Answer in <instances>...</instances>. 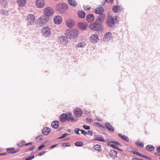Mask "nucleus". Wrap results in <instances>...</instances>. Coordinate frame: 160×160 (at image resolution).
Instances as JSON below:
<instances>
[{
  "mask_svg": "<svg viewBox=\"0 0 160 160\" xmlns=\"http://www.w3.org/2000/svg\"><path fill=\"white\" fill-rule=\"evenodd\" d=\"M78 30L75 28L73 29H68L66 31L65 35L67 37L65 36H61L59 37V40H67L68 38L71 39L77 37L79 34Z\"/></svg>",
  "mask_w": 160,
  "mask_h": 160,
  "instance_id": "obj_1",
  "label": "nucleus"
},
{
  "mask_svg": "<svg viewBox=\"0 0 160 160\" xmlns=\"http://www.w3.org/2000/svg\"><path fill=\"white\" fill-rule=\"evenodd\" d=\"M89 28L93 31H100L103 30V27L101 23L95 22L90 24Z\"/></svg>",
  "mask_w": 160,
  "mask_h": 160,
  "instance_id": "obj_2",
  "label": "nucleus"
},
{
  "mask_svg": "<svg viewBox=\"0 0 160 160\" xmlns=\"http://www.w3.org/2000/svg\"><path fill=\"white\" fill-rule=\"evenodd\" d=\"M68 8V5L64 3H59L56 6V10L60 13L65 12Z\"/></svg>",
  "mask_w": 160,
  "mask_h": 160,
  "instance_id": "obj_3",
  "label": "nucleus"
},
{
  "mask_svg": "<svg viewBox=\"0 0 160 160\" xmlns=\"http://www.w3.org/2000/svg\"><path fill=\"white\" fill-rule=\"evenodd\" d=\"M44 15L48 17L51 16L54 13L53 9L50 7H46L44 10Z\"/></svg>",
  "mask_w": 160,
  "mask_h": 160,
  "instance_id": "obj_4",
  "label": "nucleus"
},
{
  "mask_svg": "<svg viewBox=\"0 0 160 160\" xmlns=\"http://www.w3.org/2000/svg\"><path fill=\"white\" fill-rule=\"evenodd\" d=\"M35 16L33 14H29L27 17V20L28 21V25H30L33 24L35 21Z\"/></svg>",
  "mask_w": 160,
  "mask_h": 160,
  "instance_id": "obj_5",
  "label": "nucleus"
},
{
  "mask_svg": "<svg viewBox=\"0 0 160 160\" xmlns=\"http://www.w3.org/2000/svg\"><path fill=\"white\" fill-rule=\"evenodd\" d=\"M49 17L45 15H43L38 19V22L40 23L45 24L49 20Z\"/></svg>",
  "mask_w": 160,
  "mask_h": 160,
  "instance_id": "obj_6",
  "label": "nucleus"
},
{
  "mask_svg": "<svg viewBox=\"0 0 160 160\" xmlns=\"http://www.w3.org/2000/svg\"><path fill=\"white\" fill-rule=\"evenodd\" d=\"M42 32L43 35L46 37H48L51 33L50 28L47 26L44 27L42 28Z\"/></svg>",
  "mask_w": 160,
  "mask_h": 160,
  "instance_id": "obj_7",
  "label": "nucleus"
},
{
  "mask_svg": "<svg viewBox=\"0 0 160 160\" xmlns=\"http://www.w3.org/2000/svg\"><path fill=\"white\" fill-rule=\"evenodd\" d=\"M35 5L38 8H42L45 5L44 1L43 0H37L35 2Z\"/></svg>",
  "mask_w": 160,
  "mask_h": 160,
  "instance_id": "obj_8",
  "label": "nucleus"
},
{
  "mask_svg": "<svg viewBox=\"0 0 160 160\" xmlns=\"http://www.w3.org/2000/svg\"><path fill=\"white\" fill-rule=\"evenodd\" d=\"M107 24L108 27H112L115 24L114 18L112 17H109L107 21Z\"/></svg>",
  "mask_w": 160,
  "mask_h": 160,
  "instance_id": "obj_9",
  "label": "nucleus"
},
{
  "mask_svg": "<svg viewBox=\"0 0 160 160\" xmlns=\"http://www.w3.org/2000/svg\"><path fill=\"white\" fill-rule=\"evenodd\" d=\"M105 15L104 14H101L97 17V19L95 21L97 23H102L104 20Z\"/></svg>",
  "mask_w": 160,
  "mask_h": 160,
  "instance_id": "obj_10",
  "label": "nucleus"
},
{
  "mask_svg": "<svg viewBox=\"0 0 160 160\" xmlns=\"http://www.w3.org/2000/svg\"><path fill=\"white\" fill-rule=\"evenodd\" d=\"M68 117L69 116H68V114H62L60 116V122H64L67 120L68 122Z\"/></svg>",
  "mask_w": 160,
  "mask_h": 160,
  "instance_id": "obj_11",
  "label": "nucleus"
},
{
  "mask_svg": "<svg viewBox=\"0 0 160 160\" xmlns=\"http://www.w3.org/2000/svg\"><path fill=\"white\" fill-rule=\"evenodd\" d=\"M86 19L88 22H91L94 21L95 18L92 13H89L87 15L86 17Z\"/></svg>",
  "mask_w": 160,
  "mask_h": 160,
  "instance_id": "obj_12",
  "label": "nucleus"
},
{
  "mask_svg": "<svg viewBox=\"0 0 160 160\" xmlns=\"http://www.w3.org/2000/svg\"><path fill=\"white\" fill-rule=\"evenodd\" d=\"M82 113L83 112L82 110L78 108H76L74 112V114L77 117L81 116L82 115Z\"/></svg>",
  "mask_w": 160,
  "mask_h": 160,
  "instance_id": "obj_13",
  "label": "nucleus"
},
{
  "mask_svg": "<svg viewBox=\"0 0 160 160\" xmlns=\"http://www.w3.org/2000/svg\"><path fill=\"white\" fill-rule=\"evenodd\" d=\"M105 127L108 129V130L110 132H113L114 131V129L112 126L111 124L108 122H105Z\"/></svg>",
  "mask_w": 160,
  "mask_h": 160,
  "instance_id": "obj_14",
  "label": "nucleus"
},
{
  "mask_svg": "<svg viewBox=\"0 0 160 160\" xmlns=\"http://www.w3.org/2000/svg\"><path fill=\"white\" fill-rule=\"evenodd\" d=\"M78 25L79 29L82 31L85 30L88 27L87 24L81 22H79L78 23Z\"/></svg>",
  "mask_w": 160,
  "mask_h": 160,
  "instance_id": "obj_15",
  "label": "nucleus"
},
{
  "mask_svg": "<svg viewBox=\"0 0 160 160\" xmlns=\"http://www.w3.org/2000/svg\"><path fill=\"white\" fill-rule=\"evenodd\" d=\"M42 132L43 135H47L51 132V130L49 128L45 127L42 129Z\"/></svg>",
  "mask_w": 160,
  "mask_h": 160,
  "instance_id": "obj_16",
  "label": "nucleus"
},
{
  "mask_svg": "<svg viewBox=\"0 0 160 160\" xmlns=\"http://www.w3.org/2000/svg\"><path fill=\"white\" fill-rule=\"evenodd\" d=\"M54 22L57 24H60L62 22V18L59 16H55L54 18Z\"/></svg>",
  "mask_w": 160,
  "mask_h": 160,
  "instance_id": "obj_17",
  "label": "nucleus"
},
{
  "mask_svg": "<svg viewBox=\"0 0 160 160\" xmlns=\"http://www.w3.org/2000/svg\"><path fill=\"white\" fill-rule=\"evenodd\" d=\"M51 125L53 128L57 129L59 127V122L58 121L55 120L52 122Z\"/></svg>",
  "mask_w": 160,
  "mask_h": 160,
  "instance_id": "obj_18",
  "label": "nucleus"
},
{
  "mask_svg": "<svg viewBox=\"0 0 160 160\" xmlns=\"http://www.w3.org/2000/svg\"><path fill=\"white\" fill-rule=\"evenodd\" d=\"M66 23L67 26L70 28V29L72 28L74 25V22L72 19H68L66 21Z\"/></svg>",
  "mask_w": 160,
  "mask_h": 160,
  "instance_id": "obj_19",
  "label": "nucleus"
},
{
  "mask_svg": "<svg viewBox=\"0 0 160 160\" xmlns=\"http://www.w3.org/2000/svg\"><path fill=\"white\" fill-rule=\"evenodd\" d=\"M93 140H94L102 142H105V140L104 139L102 136L101 135H98L97 136L95 135L94 136Z\"/></svg>",
  "mask_w": 160,
  "mask_h": 160,
  "instance_id": "obj_20",
  "label": "nucleus"
},
{
  "mask_svg": "<svg viewBox=\"0 0 160 160\" xmlns=\"http://www.w3.org/2000/svg\"><path fill=\"white\" fill-rule=\"evenodd\" d=\"M104 39H106L107 40H110L112 39V34L110 32H107L105 34L103 37Z\"/></svg>",
  "mask_w": 160,
  "mask_h": 160,
  "instance_id": "obj_21",
  "label": "nucleus"
},
{
  "mask_svg": "<svg viewBox=\"0 0 160 160\" xmlns=\"http://www.w3.org/2000/svg\"><path fill=\"white\" fill-rule=\"evenodd\" d=\"M104 9L102 7L98 8H96L94 10V12L96 13L100 14H102V13L104 12Z\"/></svg>",
  "mask_w": 160,
  "mask_h": 160,
  "instance_id": "obj_22",
  "label": "nucleus"
},
{
  "mask_svg": "<svg viewBox=\"0 0 160 160\" xmlns=\"http://www.w3.org/2000/svg\"><path fill=\"white\" fill-rule=\"evenodd\" d=\"M18 4L20 7H22L25 6L26 0H17Z\"/></svg>",
  "mask_w": 160,
  "mask_h": 160,
  "instance_id": "obj_23",
  "label": "nucleus"
},
{
  "mask_svg": "<svg viewBox=\"0 0 160 160\" xmlns=\"http://www.w3.org/2000/svg\"><path fill=\"white\" fill-rule=\"evenodd\" d=\"M78 14L80 18H83L85 16V12L82 10L79 11L78 12Z\"/></svg>",
  "mask_w": 160,
  "mask_h": 160,
  "instance_id": "obj_24",
  "label": "nucleus"
},
{
  "mask_svg": "<svg viewBox=\"0 0 160 160\" xmlns=\"http://www.w3.org/2000/svg\"><path fill=\"white\" fill-rule=\"evenodd\" d=\"M118 136L120 137L123 140L127 142H128L129 141V139L128 136L125 135H122V134L119 133L118 134Z\"/></svg>",
  "mask_w": 160,
  "mask_h": 160,
  "instance_id": "obj_25",
  "label": "nucleus"
},
{
  "mask_svg": "<svg viewBox=\"0 0 160 160\" xmlns=\"http://www.w3.org/2000/svg\"><path fill=\"white\" fill-rule=\"evenodd\" d=\"M68 3L71 6L75 7L77 5V2L75 0H68Z\"/></svg>",
  "mask_w": 160,
  "mask_h": 160,
  "instance_id": "obj_26",
  "label": "nucleus"
},
{
  "mask_svg": "<svg viewBox=\"0 0 160 160\" xmlns=\"http://www.w3.org/2000/svg\"><path fill=\"white\" fill-rule=\"evenodd\" d=\"M146 149L148 151L151 152L154 150V148L151 145H148L146 147Z\"/></svg>",
  "mask_w": 160,
  "mask_h": 160,
  "instance_id": "obj_27",
  "label": "nucleus"
},
{
  "mask_svg": "<svg viewBox=\"0 0 160 160\" xmlns=\"http://www.w3.org/2000/svg\"><path fill=\"white\" fill-rule=\"evenodd\" d=\"M120 6L119 5H116L113 6L112 8V11L115 13H117L120 10Z\"/></svg>",
  "mask_w": 160,
  "mask_h": 160,
  "instance_id": "obj_28",
  "label": "nucleus"
},
{
  "mask_svg": "<svg viewBox=\"0 0 160 160\" xmlns=\"http://www.w3.org/2000/svg\"><path fill=\"white\" fill-rule=\"evenodd\" d=\"M117 152L113 150H111L109 152V155L112 157H116L117 156Z\"/></svg>",
  "mask_w": 160,
  "mask_h": 160,
  "instance_id": "obj_29",
  "label": "nucleus"
},
{
  "mask_svg": "<svg viewBox=\"0 0 160 160\" xmlns=\"http://www.w3.org/2000/svg\"><path fill=\"white\" fill-rule=\"evenodd\" d=\"M86 45V42L82 41L81 42L78 43L77 44L76 47L78 48H84Z\"/></svg>",
  "mask_w": 160,
  "mask_h": 160,
  "instance_id": "obj_30",
  "label": "nucleus"
},
{
  "mask_svg": "<svg viewBox=\"0 0 160 160\" xmlns=\"http://www.w3.org/2000/svg\"><path fill=\"white\" fill-rule=\"evenodd\" d=\"M68 116H69L68 118V122H73L74 121V119L72 114L71 112H70L68 113Z\"/></svg>",
  "mask_w": 160,
  "mask_h": 160,
  "instance_id": "obj_31",
  "label": "nucleus"
},
{
  "mask_svg": "<svg viewBox=\"0 0 160 160\" xmlns=\"http://www.w3.org/2000/svg\"><path fill=\"white\" fill-rule=\"evenodd\" d=\"M101 148V145L98 144H96L94 146L93 148L95 150H96L99 152H100L102 150Z\"/></svg>",
  "mask_w": 160,
  "mask_h": 160,
  "instance_id": "obj_32",
  "label": "nucleus"
},
{
  "mask_svg": "<svg viewBox=\"0 0 160 160\" xmlns=\"http://www.w3.org/2000/svg\"><path fill=\"white\" fill-rule=\"evenodd\" d=\"M98 36L96 34H93L90 37L91 40H96L99 39Z\"/></svg>",
  "mask_w": 160,
  "mask_h": 160,
  "instance_id": "obj_33",
  "label": "nucleus"
},
{
  "mask_svg": "<svg viewBox=\"0 0 160 160\" xmlns=\"http://www.w3.org/2000/svg\"><path fill=\"white\" fill-rule=\"evenodd\" d=\"M8 11L6 10L2 9L0 11V14L2 15H8Z\"/></svg>",
  "mask_w": 160,
  "mask_h": 160,
  "instance_id": "obj_34",
  "label": "nucleus"
},
{
  "mask_svg": "<svg viewBox=\"0 0 160 160\" xmlns=\"http://www.w3.org/2000/svg\"><path fill=\"white\" fill-rule=\"evenodd\" d=\"M7 151L8 152L9 154H12L14 153V148H10L7 149Z\"/></svg>",
  "mask_w": 160,
  "mask_h": 160,
  "instance_id": "obj_35",
  "label": "nucleus"
},
{
  "mask_svg": "<svg viewBox=\"0 0 160 160\" xmlns=\"http://www.w3.org/2000/svg\"><path fill=\"white\" fill-rule=\"evenodd\" d=\"M138 155L141 157L145 158L148 159L149 160L151 159V158H150L148 157L145 155H143L141 153H140L139 152Z\"/></svg>",
  "mask_w": 160,
  "mask_h": 160,
  "instance_id": "obj_36",
  "label": "nucleus"
},
{
  "mask_svg": "<svg viewBox=\"0 0 160 160\" xmlns=\"http://www.w3.org/2000/svg\"><path fill=\"white\" fill-rule=\"evenodd\" d=\"M83 145V143L82 142H77L75 143V145L78 147H82Z\"/></svg>",
  "mask_w": 160,
  "mask_h": 160,
  "instance_id": "obj_37",
  "label": "nucleus"
},
{
  "mask_svg": "<svg viewBox=\"0 0 160 160\" xmlns=\"http://www.w3.org/2000/svg\"><path fill=\"white\" fill-rule=\"evenodd\" d=\"M43 139L42 135H39L36 138V141L37 142H39Z\"/></svg>",
  "mask_w": 160,
  "mask_h": 160,
  "instance_id": "obj_38",
  "label": "nucleus"
},
{
  "mask_svg": "<svg viewBox=\"0 0 160 160\" xmlns=\"http://www.w3.org/2000/svg\"><path fill=\"white\" fill-rule=\"evenodd\" d=\"M135 144L136 145L139 146L141 148H142L143 147V144L142 142H140L139 141H137L135 142Z\"/></svg>",
  "mask_w": 160,
  "mask_h": 160,
  "instance_id": "obj_39",
  "label": "nucleus"
},
{
  "mask_svg": "<svg viewBox=\"0 0 160 160\" xmlns=\"http://www.w3.org/2000/svg\"><path fill=\"white\" fill-rule=\"evenodd\" d=\"M35 157V156L34 155H32L30 156L29 157H27L25 160H31L33 158H34Z\"/></svg>",
  "mask_w": 160,
  "mask_h": 160,
  "instance_id": "obj_40",
  "label": "nucleus"
},
{
  "mask_svg": "<svg viewBox=\"0 0 160 160\" xmlns=\"http://www.w3.org/2000/svg\"><path fill=\"white\" fill-rule=\"evenodd\" d=\"M83 7L85 10H89L91 9V7L89 5H88L87 6L84 5L83 6Z\"/></svg>",
  "mask_w": 160,
  "mask_h": 160,
  "instance_id": "obj_41",
  "label": "nucleus"
},
{
  "mask_svg": "<svg viewBox=\"0 0 160 160\" xmlns=\"http://www.w3.org/2000/svg\"><path fill=\"white\" fill-rule=\"evenodd\" d=\"M69 134L68 133H65L63 134L58 139H61L65 138L67 135H69Z\"/></svg>",
  "mask_w": 160,
  "mask_h": 160,
  "instance_id": "obj_42",
  "label": "nucleus"
},
{
  "mask_svg": "<svg viewBox=\"0 0 160 160\" xmlns=\"http://www.w3.org/2000/svg\"><path fill=\"white\" fill-rule=\"evenodd\" d=\"M80 130H81V129H80L79 128H76L74 129L75 132L77 134L79 135L80 133H79V132L80 131Z\"/></svg>",
  "mask_w": 160,
  "mask_h": 160,
  "instance_id": "obj_43",
  "label": "nucleus"
},
{
  "mask_svg": "<svg viewBox=\"0 0 160 160\" xmlns=\"http://www.w3.org/2000/svg\"><path fill=\"white\" fill-rule=\"evenodd\" d=\"M62 145L63 147H70L71 146V144L69 143H64L62 144Z\"/></svg>",
  "mask_w": 160,
  "mask_h": 160,
  "instance_id": "obj_44",
  "label": "nucleus"
},
{
  "mask_svg": "<svg viewBox=\"0 0 160 160\" xmlns=\"http://www.w3.org/2000/svg\"><path fill=\"white\" fill-rule=\"evenodd\" d=\"M83 128L86 130H89L90 129V127L89 126H87L86 125H83Z\"/></svg>",
  "mask_w": 160,
  "mask_h": 160,
  "instance_id": "obj_45",
  "label": "nucleus"
},
{
  "mask_svg": "<svg viewBox=\"0 0 160 160\" xmlns=\"http://www.w3.org/2000/svg\"><path fill=\"white\" fill-rule=\"evenodd\" d=\"M107 145L112 147L114 148H115L116 146V144H114V143H113V144H111L110 143H107Z\"/></svg>",
  "mask_w": 160,
  "mask_h": 160,
  "instance_id": "obj_46",
  "label": "nucleus"
},
{
  "mask_svg": "<svg viewBox=\"0 0 160 160\" xmlns=\"http://www.w3.org/2000/svg\"><path fill=\"white\" fill-rule=\"evenodd\" d=\"M106 2L108 3L112 4L114 0H105Z\"/></svg>",
  "mask_w": 160,
  "mask_h": 160,
  "instance_id": "obj_47",
  "label": "nucleus"
},
{
  "mask_svg": "<svg viewBox=\"0 0 160 160\" xmlns=\"http://www.w3.org/2000/svg\"><path fill=\"white\" fill-rule=\"evenodd\" d=\"M80 131L81 132V133L84 135H87V133L85 131L81 129Z\"/></svg>",
  "mask_w": 160,
  "mask_h": 160,
  "instance_id": "obj_48",
  "label": "nucleus"
},
{
  "mask_svg": "<svg viewBox=\"0 0 160 160\" xmlns=\"http://www.w3.org/2000/svg\"><path fill=\"white\" fill-rule=\"evenodd\" d=\"M94 124L95 126L97 127H99L101 124L98 122H95L94 123Z\"/></svg>",
  "mask_w": 160,
  "mask_h": 160,
  "instance_id": "obj_49",
  "label": "nucleus"
},
{
  "mask_svg": "<svg viewBox=\"0 0 160 160\" xmlns=\"http://www.w3.org/2000/svg\"><path fill=\"white\" fill-rule=\"evenodd\" d=\"M45 145L44 144H42L38 147V149L39 150H41L42 148L45 147Z\"/></svg>",
  "mask_w": 160,
  "mask_h": 160,
  "instance_id": "obj_50",
  "label": "nucleus"
},
{
  "mask_svg": "<svg viewBox=\"0 0 160 160\" xmlns=\"http://www.w3.org/2000/svg\"><path fill=\"white\" fill-rule=\"evenodd\" d=\"M92 131L91 130H89L88 131V133L87 134L88 135H90L91 136L92 135Z\"/></svg>",
  "mask_w": 160,
  "mask_h": 160,
  "instance_id": "obj_51",
  "label": "nucleus"
},
{
  "mask_svg": "<svg viewBox=\"0 0 160 160\" xmlns=\"http://www.w3.org/2000/svg\"><path fill=\"white\" fill-rule=\"evenodd\" d=\"M113 143H114V144H116V146L117 145H119L120 146L121 145V144L120 143L116 141H113Z\"/></svg>",
  "mask_w": 160,
  "mask_h": 160,
  "instance_id": "obj_52",
  "label": "nucleus"
},
{
  "mask_svg": "<svg viewBox=\"0 0 160 160\" xmlns=\"http://www.w3.org/2000/svg\"><path fill=\"white\" fill-rule=\"evenodd\" d=\"M45 152H46L45 151L39 153L38 154V156H41L42 155L44 154Z\"/></svg>",
  "mask_w": 160,
  "mask_h": 160,
  "instance_id": "obj_53",
  "label": "nucleus"
},
{
  "mask_svg": "<svg viewBox=\"0 0 160 160\" xmlns=\"http://www.w3.org/2000/svg\"><path fill=\"white\" fill-rule=\"evenodd\" d=\"M96 119L98 121L101 122L103 121V119H101L99 117H97Z\"/></svg>",
  "mask_w": 160,
  "mask_h": 160,
  "instance_id": "obj_54",
  "label": "nucleus"
},
{
  "mask_svg": "<svg viewBox=\"0 0 160 160\" xmlns=\"http://www.w3.org/2000/svg\"><path fill=\"white\" fill-rule=\"evenodd\" d=\"M107 142H109V143H113V141H112L110 139H107Z\"/></svg>",
  "mask_w": 160,
  "mask_h": 160,
  "instance_id": "obj_55",
  "label": "nucleus"
},
{
  "mask_svg": "<svg viewBox=\"0 0 160 160\" xmlns=\"http://www.w3.org/2000/svg\"><path fill=\"white\" fill-rule=\"evenodd\" d=\"M35 146H34L32 147H30L28 149L29 151H32V150L35 148Z\"/></svg>",
  "mask_w": 160,
  "mask_h": 160,
  "instance_id": "obj_56",
  "label": "nucleus"
},
{
  "mask_svg": "<svg viewBox=\"0 0 160 160\" xmlns=\"http://www.w3.org/2000/svg\"><path fill=\"white\" fill-rule=\"evenodd\" d=\"M17 145L18 146V147H21L23 146V145L22 143H21V142H20L19 143H18L17 144Z\"/></svg>",
  "mask_w": 160,
  "mask_h": 160,
  "instance_id": "obj_57",
  "label": "nucleus"
},
{
  "mask_svg": "<svg viewBox=\"0 0 160 160\" xmlns=\"http://www.w3.org/2000/svg\"><path fill=\"white\" fill-rule=\"evenodd\" d=\"M132 152L133 154L138 155V154L139 152L138 151H132Z\"/></svg>",
  "mask_w": 160,
  "mask_h": 160,
  "instance_id": "obj_58",
  "label": "nucleus"
},
{
  "mask_svg": "<svg viewBox=\"0 0 160 160\" xmlns=\"http://www.w3.org/2000/svg\"><path fill=\"white\" fill-rule=\"evenodd\" d=\"M58 145V144H56L54 145L51 146L50 147V148L52 149L53 148H54L56 147V146H57Z\"/></svg>",
  "mask_w": 160,
  "mask_h": 160,
  "instance_id": "obj_59",
  "label": "nucleus"
},
{
  "mask_svg": "<svg viewBox=\"0 0 160 160\" xmlns=\"http://www.w3.org/2000/svg\"><path fill=\"white\" fill-rule=\"evenodd\" d=\"M32 142H30L29 143H26L24 145L25 146H28V145H32Z\"/></svg>",
  "mask_w": 160,
  "mask_h": 160,
  "instance_id": "obj_60",
  "label": "nucleus"
},
{
  "mask_svg": "<svg viewBox=\"0 0 160 160\" xmlns=\"http://www.w3.org/2000/svg\"><path fill=\"white\" fill-rule=\"evenodd\" d=\"M86 119L88 121V122H91L92 121V119L89 118H86Z\"/></svg>",
  "mask_w": 160,
  "mask_h": 160,
  "instance_id": "obj_61",
  "label": "nucleus"
},
{
  "mask_svg": "<svg viewBox=\"0 0 160 160\" xmlns=\"http://www.w3.org/2000/svg\"><path fill=\"white\" fill-rule=\"evenodd\" d=\"M157 151L160 153V146H158L157 148Z\"/></svg>",
  "mask_w": 160,
  "mask_h": 160,
  "instance_id": "obj_62",
  "label": "nucleus"
},
{
  "mask_svg": "<svg viewBox=\"0 0 160 160\" xmlns=\"http://www.w3.org/2000/svg\"><path fill=\"white\" fill-rule=\"evenodd\" d=\"M7 154V153H0V156H3L6 155Z\"/></svg>",
  "mask_w": 160,
  "mask_h": 160,
  "instance_id": "obj_63",
  "label": "nucleus"
},
{
  "mask_svg": "<svg viewBox=\"0 0 160 160\" xmlns=\"http://www.w3.org/2000/svg\"><path fill=\"white\" fill-rule=\"evenodd\" d=\"M132 160H140V159H139L137 158H132Z\"/></svg>",
  "mask_w": 160,
  "mask_h": 160,
  "instance_id": "obj_64",
  "label": "nucleus"
}]
</instances>
